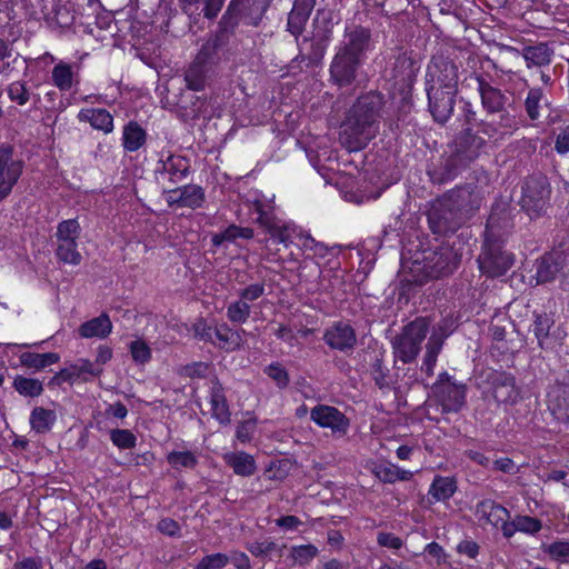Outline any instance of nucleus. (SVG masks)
<instances>
[{
    "mask_svg": "<svg viewBox=\"0 0 569 569\" xmlns=\"http://www.w3.org/2000/svg\"><path fill=\"white\" fill-rule=\"evenodd\" d=\"M310 418L322 428H329L339 436H345L349 428V419L337 408L318 405L310 411Z\"/></svg>",
    "mask_w": 569,
    "mask_h": 569,
    "instance_id": "nucleus-13",
    "label": "nucleus"
},
{
    "mask_svg": "<svg viewBox=\"0 0 569 569\" xmlns=\"http://www.w3.org/2000/svg\"><path fill=\"white\" fill-rule=\"evenodd\" d=\"M516 526L518 531L526 533H537L541 529V521L537 518H532L529 516H518L516 517Z\"/></svg>",
    "mask_w": 569,
    "mask_h": 569,
    "instance_id": "nucleus-60",
    "label": "nucleus"
},
{
    "mask_svg": "<svg viewBox=\"0 0 569 569\" xmlns=\"http://www.w3.org/2000/svg\"><path fill=\"white\" fill-rule=\"evenodd\" d=\"M226 460L234 473L242 477L252 476L257 469L253 457L246 452L230 453L226 457Z\"/></svg>",
    "mask_w": 569,
    "mask_h": 569,
    "instance_id": "nucleus-30",
    "label": "nucleus"
},
{
    "mask_svg": "<svg viewBox=\"0 0 569 569\" xmlns=\"http://www.w3.org/2000/svg\"><path fill=\"white\" fill-rule=\"evenodd\" d=\"M78 119L89 122L92 128L110 133L113 130V118L106 109H82Z\"/></svg>",
    "mask_w": 569,
    "mask_h": 569,
    "instance_id": "nucleus-24",
    "label": "nucleus"
},
{
    "mask_svg": "<svg viewBox=\"0 0 569 569\" xmlns=\"http://www.w3.org/2000/svg\"><path fill=\"white\" fill-rule=\"evenodd\" d=\"M204 191L200 186L187 184L181 187V207L197 209L204 202Z\"/></svg>",
    "mask_w": 569,
    "mask_h": 569,
    "instance_id": "nucleus-40",
    "label": "nucleus"
},
{
    "mask_svg": "<svg viewBox=\"0 0 569 569\" xmlns=\"http://www.w3.org/2000/svg\"><path fill=\"white\" fill-rule=\"evenodd\" d=\"M459 72L458 67L451 61H443L441 63L439 81L442 86V91L449 94H456L458 91Z\"/></svg>",
    "mask_w": 569,
    "mask_h": 569,
    "instance_id": "nucleus-35",
    "label": "nucleus"
},
{
    "mask_svg": "<svg viewBox=\"0 0 569 569\" xmlns=\"http://www.w3.org/2000/svg\"><path fill=\"white\" fill-rule=\"evenodd\" d=\"M482 137L473 134L470 129H465V158L472 159L483 146Z\"/></svg>",
    "mask_w": 569,
    "mask_h": 569,
    "instance_id": "nucleus-56",
    "label": "nucleus"
},
{
    "mask_svg": "<svg viewBox=\"0 0 569 569\" xmlns=\"http://www.w3.org/2000/svg\"><path fill=\"white\" fill-rule=\"evenodd\" d=\"M560 266L552 256H545L537 267V280L540 283L549 282L555 279L559 272Z\"/></svg>",
    "mask_w": 569,
    "mask_h": 569,
    "instance_id": "nucleus-46",
    "label": "nucleus"
},
{
    "mask_svg": "<svg viewBox=\"0 0 569 569\" xmlns=\"http://www.w3.org/2000/svg\"><path fill=\"white\" fill-rule=\"evenodd\" d=\"M371 33L357 26L346 28L343 40L336 48L329 66V81L338 89L353 86L369 50Z\"/></svg>",
    "mask_w": 569,
    "mask_h": 569,
    "instance_id": "nucleus-2",
    "label": "nucleus"
},
{
    "mask_svg": "<svg viewBox=\"0 0 569 569\" xmlns=\"http://www.w3.org/2000/svg\"><path fill=\"white\" fill-rule=\"evenodd\" d=\"M193 333L196 338L202 341L213 342L212 338L214 335V329H212L203 318L197 319V321L193 323Z\"/></svg>",
    "mask_w": 569,
    "mask_h": 569,
    "instance_id": "nucleus-62",
    "label": "nucleus"
},
{
    "mask_svg": "<svg viewBox=\"0 0 569 569\" xmlns=\"http://www.w3.org/2000/svg\"><path fill=\"white\" fill-rule=\"evenodd\" d=\"M259 217L258 222L262 226L272 239L277 240L279 243H283L288 246L291 241L293 234L299 237V232L297 227L288 223H280L274 217L268 214L262 210H258Z\"/></svg>",
    "mask_w": 569,
    "mask_h": 569,
    "instance_id": "nucleus-19",
    "label": "nucleus"
},
{
    "mask_svg": "<svg viewBox=\"0 0 569 569\" xmlns=\"http://www.w3.org/2000/svg\"><path fill=\"white\" fill-rule=\"evenodd\" d=\"M179 2L184 12L191 11L192 7L198 9V6L202 4V12L204 17L212 19L220 12L224 0H179Z\"/></svg>",
    "mask_w": 569,
    "mask_h": 569,
    "instance_id": "nucleus-38",
    "label": "nucleus"
},
{
    "mask_svg": "<svg viewBox=\"0 0 569 569\" xmlns=\"http://www.w3.org/2000/svg\"><path fill=\"white\" fill-rule=\"evenodd\" d=\"M371 376L376 386L383 390L390 388L389 369L383 366L382 358L377 357L372 363Z\"/></svg>",
    "mask_w": 569,
    "mask_h": 569,
    "instance_id": "nucleus-52",
    "label": "nucleus"
},
{
    "mask_svg": "<svg viewBox=\"0 0 569 569\" xmlns=\"http://www.w3.org/2000/svg\"><path fill=\"white\" fill-rule=\"evenodd\" d=\"M60 357L56 352L34 353L24 352L20 356V362L24 367L41 370L50 365L57 363Z\"/></svg>",
    "mask_w": 569,
    "mask_h": 569,
    "instance_id": "nucleus-36",
    "label": "nucleus"
},
{
    "mask_svg": "<svg viewBox=\"0 0 569 569\" xmlns=\"http://www.w3.org/2000/svg\"><path fill=\"white\" fill-rule=\"evenodd\" d=\"M550 193L548 178L542 173H535L523 181L519 204L531 219L539 218L546 213Z\"/></svg>",
    "mask_w": 569,
    "mask_h": 569,
    "instance_id": "nucleus-9",
    "label": "nucleus"
},
{
    "mask_svg": "<svg viewBox=\"0 0 569 569\" xmlns=\"http://www.w3.org/2000/svg\"><path fill=\"white\" fill-rule=\"evenodd\" d=\"M385 103L383 94L378 91H369L357 98L346 113L339 134V140L347 150H362L376 138Z\"/></svg>",
    "mask_w": 569,
    "mask_h": 569,
    "instance_id": "nucleus-1",
    "label": "nucleus"
},
{
    "mask_svg": "<svg viewBox=\"0 0 569 569\" xmlns=\"http://www.w3.org/2000/svg\"><path fill=\"white\" fill-rule=\"evenodd\" d=\"M286 548V545L280 546L270 540L253 541L247 547L248 551L258 558H271L272 555L282 557Z\"/></svg>",
    "mask_w": 569,
    "mask_h": 569,
    "instance_id": "nucleus-37",
    "label": "nucleus"
},
{
    "mask_svg": "<svg viewBox=\"0 0 569 569\" xmlns=\"http://www.w3.org/2000/svg\"><path fill=\"white\" fill-rule=\"evenodd\" d=\"M416 67L411 58L400 54L395 59L391 68V76L396 83L409 86L416 78Z\"/></svg>",
    "mask_w": 569,
    "mask_h": 569,
    "instance_id": "nucleus-27",
    "label": "nucleus"
},
{
    "mask_svg": "<svg viewBox=\"0 0 569 569\" xmlns=\"http://www.w3.org/2000/svg\"><path fill=\"white\" fill-rule=\"evenodd\" d=\"M209 369V365L206 362H193L187 365L181 369V375L188 378H203L206 377Z\"/></svg>",
    "mask_w": 569,
    "mask_h": 569,
    "instance_id": "nucleus-63",
    "label": "nucleus"
},
{
    "mask_svg": "<svg viewBox=\"0 0 569 569\" xmlns=\"http://www.w3.org/2000/svg\"><path fill=\"white\" fill-rule=\"evenodd\" d=\"M78 240H57L56 257L60 262L78 266L82 257L78 250Z\"/></svg>",
    "mask_w": 569,
    "mask_h": 569,
    "instance_id": "nucleus-31",
    "label": "nucleus"
},
{
    "mask_svg": "<svg viewBox=\"0 0 569 569\" xmlns=\"http://www.w3.org/2000/svg\"><path fill=\"white\" fill-rule=\"evenodd\" d=\"M459 264L457 254L446 250L442 252H432L425 257L421 262L416 259L412 263V272H417L416 282L422 283L429 279H436L451 273Z\"/></svg>",
    "mask_w": 569,
    "mask_h": 569,
    "instance_id": "nucleus-10",
    "label": "nucleus"
},
{
    "mask_svg": "<svg viewBox=\"0 0 569 569\" xmlns=\"http://www.w3.org/2000/svg\"><path fill=\"white\" fill-rule=\"evenodd\" d=\"M264 373L272 379L279 388H286L289 385V375L278 362L266 367Z\"/></svg>",
    "mask_w": 569,
    "mask_h": 569,
    "instance_id": "nucleus-55",
    "label": "nucleus"
},
{
    "mask_svg": "<svg viewBox=\"0 0 569 569\" xmlns=\"http://www.w3.org/2000/svg\"><path fill=\"white\" fill-rule=\"evenodd\" d=\"M81 233V227L76 219L63 220L58 223L57 240H78Z\"/></svg>",
    "mask_w": 569,
    "mask_h": 569,
    "instance_id": "nucleus-50",
    "label": "nucleus"
},
{
    "mask_svg": "<svg viewBox=\"0 0 569 569\" xmlns=\"http://www.w3.org/2000/svg\"><path fill=\"white\" fill-rule=\"evenodd\" d=\"M433 90V88L428 90L429 108L435 120L445 122L452 112L455 94H449L446 93V91H441V97L438 98L437 94L439 90L437 89L435 94H432Z\"/></svg>",
    "mask_w": 569,
    "mask_h": 569,
    "instance_id": "nucleus-22",
    "label": "nucleus"
},
{
    "mask_svg": "<svg viewBox=\"0 0 569 569\" xmlns=\"http://www.w3.org/2000/svg\"><path fill=\"white\" fill-rule=\"evenodd\" d=\"M499 49L502 52L506 51L517 57L521 56L525 59L528 68H541L549 66L553 57V49L545 42H539L533 46H526L521 51L507 44H499Z\"/></svg>",
    "mask_w": 569,
    "mask_h": 569,
    "instance_id": "nucleus-16",
    "label": "nucleus"
},
{
    "mask_svg": "<svg viewBox=\"0 0 569 569\" xmlns=\"http://www.w3.org/2000/svg\"><path fill=\"white\" fill-rule=\"evenodd\" d=\"M73 72L70 64L59 62L52 69V81L61 91H68L72 87Z\"/></svg>",
    "mask_w": 569,
    "mask_h": 569,
    "instance_id": "nucleus-42",
    "label": "nucleus"
},
{
    "mask_svg": "<svg viewBox=\"0 0 569 569\" xmlns=\"http://www.w3.org/2000/svg\"><path fill=\"white\" fill-rule=\"evenodd\" d=\"M429 322L426 318H417L406 325L401 332L391 341L396 360L402 363H411L421 350V343L427 337Z\"/></svg>",
    "mask_w": 569,
    "mask_h": 569,
    "instance_id": "nucleus-8",
    "label": "nucleus"
},
{
    "mask_svg": "<svg viewBox=\"0 0 569 569\" xmlns=\"http://www.w3.org/2000/svg\"><path fill=\"white\" fill-rule=\"evenodd\" d=\"M458 328V323L453 319H443L438 329L432 332L426 345V355L421 366V370L428 376L433 373V367L437 362L438 355L442 348L443 340Z\"/></svg>",
    "mask_w": 569,
    "mask_h": 569,
    "instance_id": "nucleus-12",
    "label": "nucleus"
},
{
    "mask_svg": "<svg viewBox=\"0 0 569 569\" xmlns=\"http://www.w3.org/2000/svg\"><path fill=\"white\" fill-rule=\"evenodd\" d=\"M210 402L212 415L221 423L230 422V411L221 383L216 380L211 387Z\"/></svg>",
    "mask_w": 569,
    "mask_h": 569,
    "instance_id": "nucleus-28",
    "label": "nucleus"
},
{
    "mask_svg": "<svg viewBox=\"0 0 569 569\" xmlns=\"http://www.w3.org/2000/svg\"><path fill=\"white\" fill-rule=\"evenodd\" d=\"M547 397L550 412L569 426V375L552 385Z\"/></svg>",
    "mask_w": 569,
    "mask_h": 569,
    "instance_id": "nucleus-14",
    "label": "nucleus"
},
{
    "mask_svg": "<svg viewBox=\"0 0 569 569\" xmlns=\"http://www.w3.org/2000/svg\"><path fill=\"white\" fill-rule=\"evenodd\" d=\"M525 110L531 121H537L548 111L549 103L541 88H530L525 99Z\"/></svg>",
    "mask_w": 569,
    "mask_h": 569,
    "instance_id": "nucleus-23",
    "label": "nucleus"
},
{
    "mask_svg": "<svg viewBox=\"0 0 569 569\" xmlns=\"http://www.w3.org/2000/svg\"><path fill=\"white\" fill-rule=\"evenodd\" d=\"M267 10L268 1L231 0L219 22L216 36L227 42L230 36L233 34L240 20L248 26L258 27Z\"/></svg>",
    "mask_w": 569,
    "mask_h": 569,
    "instance_id": "nucleus-5",
    "label": "nucleus"
},
{
    "mask_svg": "<svg viewBox=\"0 0 569 569\" xmlns=\"http://www.w3.org/2000/svg\"><path fill=\"white\" fill-rule=\"evenodd\" d=\"M226 41L214 36L207 40L200 48L193 61L184 71L187 88L193 91H201L213 74L214 67L219 62L218 48Z\"/></svg>",
    "mask_w": 569,
    "mask_h": 569,
    "instance_id": "nucleus-6",
    "label": "nucleus"
},
{
    "mask_svg": "<svg viewBox=\"0 0 569 569\" xmlns=\"http://www.w3.org/2000/svg\"><path fill=\"white\" fill-rule=\"evenodd\" d=\"M509 226L508 217L506 214L501 217L497 211L491 212L488 218L482 252L477 261L480 271L490 278L503 276L513 264V256L503 250L498 240L500 230L507 229Z\"/></svg>",
    "mask_w": 569,
    "mask_h": 569,
    "instance_id": "nucleus-3",
    "label": "nucleus"
},
{
    "mask_svg": "<svg viewBox=\"0 0 569 569\" xmlns=\"http://www.w3.org/2000/svg\"><path fill=\"white\" fill-rule=\"evenodd\" d=\"M112 323L108 315L102 313L97 318L86 321L79 327V335L82 338L103 339L110 335Z\"/></svg>",
    "mask_w": 569,
    "mask_h": 569,
    "instance_id": "nucleus-26",
    "label": "nucleus"
},
{
    "mask_svg": "<svg viewBox=\"0 0 569 569\" xmlns=\"http://www.w3.org/2000/svg\"><path fill=\"white\" fill-rule=\"evenodd\" d=\"M318 553V548L311 543L292 546L290 548L289 558L292 560V565L306 566L311 562Z\"/></svg>",
    "mask_w": 569,
    "mask_h": 569,
    "instance_id": "nucleus-43",
    "label": "nucleus"
},
{
    "mask_svg": "<svg viewBox=\"0 0 569 569\" xmlns=\"http://www.w3.org/2000/svg\"><path fill=\"white\" fill-rule=\"evenodd\" d=\"M7 91L10 100L17 102L19 106L26 104L30 97L29 90L22 81L12 82Z\"/></svg>",
    "mask_w": 569,
    "mask_h": 569,
    "instance_id": "nucleus-57",
    "label": "nucleus"
},
{
    "mask_svg": "<svg viewBox=\"0 0 569 569\" xmlns=\"http://www.w3.org/2000/svg\"><path fill=\"white\" fill-rule=\"evenodd\" d=\"M14 389L24 397H38L43 392L42 382L38 379L18 376L13 380Z\"/></svg>",
    "mask_w": 569,
    "mask_h": 569,
    "instance_id": "nucleus-44",
    "label": "nucleus"
},
{
    "mask_svg": "<svg viewBox=\"0 0 569 569\" xmlns=\"http://www.w3.org/2000/svg\"><path fill=\"white\" fill-rule=\"evenodd\" d=\"M167 460L174 469H193L198 463L197 457L191 451H171L168 453Z\"/></svg>",
    "mask_w": 569,
    "mask_h": 569,
    "instance_id": "nucleus-49",
    "label": "nucleus"
},
{
    "mask_svg": "<svg viewBox=\"0 0 569 569\" xmlns=\"http://www.w3.org/2000/svg\"><path fill=\"white\" fill-rule=\"evenodd\" d=\"M57 420V415L53 410L37 407L30 415V425L32 430L38 433L48 432Z\"/></svg>",
    "mask_w": 569,
    "mask_h": 569,
    "instance_id": "nucleus-32",
    "label": "nucleus"
},
{
    "mask_svg": "<svg viewBox=\"0 0 569 569\" xmlns=\"http://www.w3.org/2000/svg\"><path fill=\"white\" fill-rule=\"evenodd\" d=\"M467 63L472 69V72L465 78L466 87L479 93L483 107L489 112L501 111L506 97L500 90L491 87L482 73L479 72V69L488 72L489 69L496 68V64L487 57L479 56L473 51H470Z\"/></svg>",
    "mask_w": 569,
    "mask_h": 569,
    "instance_id": "nucleus-4",
    "label": "nucleus"
},
{
    "mask_svg": "<svg viewBox=\"0 0 569 569\" xmlns=\"http://www.w3.org/2000/svg\"><path fill=\"white\" fill-rule=\"evenodd\" d=\"M132 359L138 363H146L151 358V350L143 340H134L130 343Z\"/></svg>",
    "mask_w": 569,
    "mask_h": 569,
    "instance_id": "nucleus-59",
    "label": "nucleus"
},
{
    "mask_svg": "<svg viewBox=\"0 0 569 569\" xmlns=\"http://www.w3.org/2000/svg\"><path fill=\"white\" fill-rule=\"evenodd\" d=\"M250 313L251 307L242 299L231 302L227 308V317L233 323H244Z\"/></svg>",
    "mask_w": 569,
    "mask_h": 569,
    "instance_id": "nucleus-48",
    "label": "nucleus"
},
{
    "mask_svg": "<svg viewBox=\"0 0 569 569\" xmlns=\"http://www.w3.org/2000/svg\"><path fill=\"white\" fill-rule=\"evenodd\" d=\"M77 373V378H81L83 375L91 377H98L102 372V368L96 366L90 360L80 359L77 363L72 365Z\"/></svg>",
    "mask_w": 569,
    "mask_h": 569,
    "instance_id": "nucleus-61",
    "label": "nucleus"
},
{
    "mask_svg": "<svg viewBox=\"0 0 569 569\" xmlns=\"http://www.w3.org/2000/svg\"><path fill=\"white\" fill-rule=\"evenodd\" d=\"M264 293V284L263 283H252L246 288H243L240 292V299L243 301H254L259 299Z\"/></svg>",
    "mask_w": 569,
    "mask_h": 569,
    "instance_id": "nucleus-64",
    "label": "nucleus"
},
{
    "mask_svg": "<svg viewBox=\"0 0 569 569\" xmlns=\"http://www.w3.org/2000/svg\"><path fill=\"white\" fill-rule=\"evenodd\" d=\"M458 489L457 481L450 477H436L429 489V495L436 501L449 499Z\"/></svg>",
    "mask_w": 569,
    "mask_h": 569,
    "instance_id": "nucleus-34",
    "label": "nucleus"
},
{
    "mask_svg": "<svg viewBox=\"0 0 569 569\" xmlns=\"http://www.w3.org/2000/svg\"><path fill=\"white\" fill-rule=\"evenodd\" d=\"M22 172L20 161L12 160V150L10 147L0 148V201L4 199L12 190Z\"/></svg>",
    "mask_w": 569,
    "mask_h": 569,
    "instance_id": "nucleus-15",
    "label": "nucleus"
},
{
    "mask_svg": "<svg viewBox=\"0 0 569 569\" xmlns=\"http://www.w3.org/2000/svg\"><path fill=\"white\" fill-rule=\"evenodd\" d=\"M488 176L481 169H473L467 177V182L465 183V191L469 193L470 197V210H478L482 203L485 188L488 187Z\"/></svg>",
    "mask_w": 569,
    "mask_h": 569,
    "instance_id": "nucleus-20",
    "label": "nucleus"
},
{
    "mask_svg": "<svg viewBox=\"0 0 569 569\" xmlns=\"http://www.w3.org/2000/svg\"><path fill=\"white\" fill-rule=\"evenodd\" d=\"M439 397L445 412H459L462 407V389L451 382L441 383L439 387Z\"/></svg>",
    "mask_w": 569,
    "mask_h": 569,
    "instance_id": "nucleus-25",
    "label": "nucleus"
},
{
    "mask_svg": "<svg viewBox=\"0 0 569 569\" xmlns=\"http://www.w3.org/2000/svg\"><path fill=\"white\" fill-rule=\"evenodd\" d=\"M214 336L219 340V347L226 350H236L242 343L241 335L233 331L227 325H222L214 329Z\"/></svg>",
    "mask_w": 569,
    "mask_h": 569,
    "instance_id": "nucleus-39",
    "label": "nucleus"
},
{
    "mask_svg": "<svg viewBox=\"0 0 569 569\" xmlns=\"http://www.w3.org/2000/svg\"><path fill=\"white\" fill-rule=\"evenodd\" d=\"M477 379L479 386L487 385V392H490L499 403H515L520 397L516 379L511 373L487 369Z\"/></svg>",
    "mask_w": 569,
    "mask_h": 569,
    "instance_id": "nucleus-11",
    "label": "nucleus"
},
{
    "mask_svg": "<svg viewBox=\"0 0 569 569\" xmlns=\"http://www.w3.org/2000/svg\"><path fill=\"white\" fill-rule=\"evenodd\" d=\"M326 343L339 351L352 350L357 342L356 332L351 326L338 322L327 329L323 336Z\"/></svg>",
    "mask_w": 569,
    "mask_h": 569,
    "instance_id": "nucleus-18",
    "label": "nucleus"
},
{
    "mask_svg": "<svg viewBox=\"0 0 569 569\" xmlns=\"http://www.w3.org/2000/svg\"><path fill=\"white\" fill-rule=\"evenodd\" d=\"M461 201L455 192L437 200L429 213L428 222L436 234L455 233L462 223Z\"/></svg>",
    "mask_w": 569,
    "mask_h": 569,
    "instance_id": "nucleus-7",
    "label": "nucleus"
},
{
    "mask_svg": "<svg viewBox=\"0 0 569 569\" xmlns=\"http://www.w3.org/2000/svg\"><path fill=\"white\" fill-rule=\"evenodd\" d=\"M229 563V556L226 553H211L203 557L194 569H222Z\"/></svg>",
    "mask_w": 569,
    "mask_h": 569,
    "instance_id": "nucleus-54",
    "label": "nucleus"
},
{
    "mask_svg": "<svg viewBox=\"0 0 569 569\" xmlns=\"http://www.w3.org/2000/svg\"><path fill=\"white\" fill-rule=\"evenodd\" d=\"M310 14L291 9L288 14L287 30L295 37L297 44L299 46V37L305 30L306 23Z\"/></svg>",
    "mask_w": 569,
    "mask_h": 569,
    "instance_id": "nucleus-47",
    "label": "nucleus"
},
{
    "mask_svg": "<svg viewBox=\"0 0 569 569\" xmlns=\"http://www.w3.org/2000/svg\"><path fill=\"white\" fill-rule=\"evenodd\" d=\"M377 477L386 483H393L398 480L407 481L412 477V472L409 470L400 469L396 465L379 466L376 471Z\"/></svg>",
    "mask_w": 569,
    "mask_h": 569,
    "instance_id": "nucleus-41",
    "label": "nucleus"
},
{
    "mask_svg": "<svg viewBox=\"0 0 569 569\" xmlns=\"http://www.w3.org/2000/svg\"><path fill=\"white\" fill-rule=\"evenodd\" d=\"M328 43V34H323L321 38H316L311 42L309 53L303 54L302 52H300L295 60L300 62L308 60V66H318L326 54Z\"/></svg>",
    "mask_w": 569,
    "mask_h": 569,
    "instance_id": "nucleus-33",
    "label": "nucleus"
},
{
    "mask_svg": "<svg viewBox=\"0 0 569 569\" xmlns=\"http://www.w3.org/2000/svg\"><path fill=\"white\" fill-rule=\"evenodd\" d=\"M299 238L302 241V248L307 251H311L317 257L325 258L330 252V248L327 244L316 241L308 233L299 232Z\"/></svg>",
    "mask_w": 569,
    "mask_h": 569,
    "instance_id": "nucleus-53",
    "label": "nucleus"
},
{
    "mask_svg": "<svg viewBox=\"0 0 569 569\" xmlns=\"http://www.w3.org/2000/svg\"><path fill=\"white\" fill-rule=\"evenodd\" d=\"M476 516L482 525H491L496 528L500 522L509 519V511L492 500H483L477 505Z\"/></svg>",
    "mask_w": 569,
    "mask_h": 569,
    "instance_id": "nucleus-21",
    "label": "nucleus"
},
{
    "mask_svg": "<svg viewBox=\"0 0 569 569\" xmlns=\"http://www.w3.org/2000/svg\"><path fill=\"white\" fill-rule=\"evenodd\" d=\"M190 171L189 160L181 156L170 154L166 160H160L156 169L158 179H168L171 184H177L186 179Z\"/></svg>",
    "mask_w": 569,
    "mask_h": 569,
    "instance_id": "nucleus-17",
    "label": "nucleus"
},
{
    "mask_svg": "<svg viewBox=\"0 0 569 569\" xmlns=\"http://www.w3.org/2000/svg\"><path fill=\"white\" fill-rule=\"evenodd\" d=\"M553 319L547 313H535L533 332L540 348H545Z\"/></svg>",
    "mask_w": 569,
    "mask_h": 569,
    "instance_id": "nucleus-45",
    "label": "nucleus"
},
{
    "mask_svg": "<svg viewBox=\"0 0 569 569\" xmlns=\"http://www.w3.org/2000/svg\"><path fill=\"white\" fill-rule=\"evenodd\" d=\"M110 439L119 449H132L137 442L136 436L128 429H112Z\"/></svg>",
    "mask_w": 569,
    "mask_h": 569,
    "instance_id": "nucleus-51",
    "label": "nucleus"
},
{
    "mask_svg": "<svg viewBox=\"0 0 569 569\" xmlns=\"http://www.w3.org/2000/svg\"><path fill=\"white\" fill-rule=\"evenodd\" d=\"M147 140L146 130L134 121H130L123 128L122 146L127 151L133 152L139 150Z\"/></svg>",
    "mask_w": 569,
    "mask_h": 569,
    "instance_id": "nucleus-29",
    "label": "nucleus"
},
{
    "mask_svg": "<svg viewBox=\"0 0 569 569\" xmlns=\"http://www.w3.org/2000/svg\"><path fill=\"white\" fill-rule=\"evenodd\" d=\"M546 552L556 561L568 563L569 562V542L556 541L549 545Z\"/></svg>",
    "mask_w": 569,
    "mask_h": 569,
    "instance_id": "nucleus-58",
    "label": "nucleus"
}]
</instances>
